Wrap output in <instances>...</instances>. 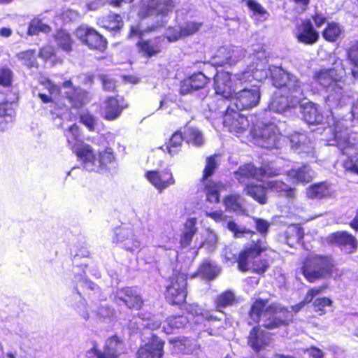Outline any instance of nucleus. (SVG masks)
I'll use <instances>...</instances> for the list:
<instances>
[{
	"label": "nucleus",
	"mask_w": 358,
	"mask_h": 358,
	"mask_svg": "<svg viewBox=\"0 0 358 358\" xmlns=\"http://www.w3.org/2000/svg\"><path fill=\"white\" fill-rule=\"evenodd\" d=\"M52 31V28L50 25L44 24L41 20L35 18L30 21L27 34L29 36L38 35L40 32L44 34H49Z\"/></svg>",
	"instance_id": "obj_44"
},
{
	"label": "nucleus",
	"mask_w": 358,
	"mask_h": 358,
	"mask_svg": "<svg viewBox=\"0 0 358 358\" xmlns=\"http://www.w3.org/2000/svg\"><path fill=\"white\" fill-rule=\"evenodd\" d=\"M273 85L277 88H285L287 93L292 95L301 89L299 80L282 68L275 69L271 73Z\"/></svg>",
	"instance_id": "obj_11"
},
{
	"label": "nucleus",
	"mask_w": 358,
	"mask_h": 358,
	"mask_svg": "<svg viewBox=\"0 0 358 358\" xmlns=\"http://www.w3.org/2000/svg\"><path fill=\"white\" fill-rule=\"evenodd\" d=\"M67 141L78 159L85 167L90 168L93 171L96 159V154L94 148L83 141H79L78 143L73 145H71L70 140L68 139Z\"/></svg>",
	"instance_id": "obj_15"
},
{
	"label": "nucleus",
	"mask_w": 358,
	"mask_h": 358,
	"mask_svg": "<svg viewBox=\"0 0 358 358\" xmlns=\"http://www.w3.org/2000/svg\"><path fill=\"white\" fill-rule=\"evenodd\" d=\"M187 294V280L185 275L178 273L169 278L164 292L165 301L169 305L180 308L186 303Z\"/></svg>",
	"instance_id": "obj_6"
},
{
	"label": "nucleus",
	"mask_w": 358,
	"mask_h": 358,
	"mask_svg": "<svg viewBox=\"0 0 358 358\" xmlns=\"http://www.w3.org/2000/svg\"><path fill=\"white\" fill-rule=\"evenodd\" d=\"M223 124L229 131L242 133L249 126L248 117L228 107L223 116Z\"/></svg>",
	"instance_id": "obj_18"
},
{
	"label": "nucleus",
	"mask_w": 358,
	"mask_h": 358,
	"mask_svg": "<svg viewBox=\"0 0 358 358\" xmlns=\"http://www.w3.org/2000/svg\"><path fill=\"white\" fill-rule=\"evenodd\" d=\"M127 108L124 97L117 96H107L104 100V113L103 118L107 121H113L118 118L122 111Z\"/></svg>",
	"instance_id": "obj_22"
},
{
	"label": "nucleus",
	"mask_w": 358,
	"mask_h": 358,
	"mask_svg": "<svg viewBox=\"0 0 358 358\" xmlns=\"http://www.w3.org/2000/svg\"><path fill=\"white\" fill-rule=\"evenodd\" d=\"M237 110H245L256 106L260 99L257 90L243 88L236 92L233 96Z\"/></svg>",
	"instance_id": "obj_19"
},
{
	"label": "nucleus",
	"mask_w": 358,
	"mask_h": 358,
	"mask_svg": "<svg viewBox=\"0 0 358 358\" xmlns=\"http://www.w3.org/2000/svg\"><path fill=\"white\" fill-rule=\"evenodd\" d=\"M52 38L58 50L67 54H70L73 50L75 41L66 29L63 28L56 29L52 34Z\"/></svg>",
	"instance_id": "obj_28"
},
{
	"label": "nucleus",
	"mask_w": 358,
	"mask_h": 358,
	"mask_svg": "<svg viewBox=\"0 0 358 358\" xmlns=\"http://www.w3.org/2000/svg\"><path fill=\"white\" fill-rule=\"evenodd\" d=\"M330 195L329 187L326 182L311 185L307 189V196L310 199H321Z\"/></svg>",
	"instance_id": "obj_40"
},
{
	"label": "nucleus",
	"mask_w": 358,
	"mask_h": 358,
	"mask_svg": "<svg viewBox=\"0 0 358 358\" xmlns=\"http://www.w3.org/2000/svg\"><path fill=\"white\" fill-rule=\"evenodd\" d=\"M334 72L335 70L332 68L322 69L313 73V79L322 87L328 88L331 85H336L337 83Z\"/></svg>",
	"instance_id": "obj_34"
},
{
	"label": "nucleus",
	"mask_w": 358,
	"mask_h": 358,
	"mask_svg": "<svg viewBox=\"0 0 358 358\" xmlns=\"http://www.w3.org/2000/svg\"><path fill=\"white\" fill-rule=\"evenodd\" d=\"M165 342L157 335L152 334L148 341L137 350V358H162Z\"/></svg>",
	"instance_id": "obj_16"
},
{
	"label": "nucleus",
	"mask_w": 358,
	"mask_h": 358,
	"mask_svg": "<svg viewBox=\"0 0 358 358\" xmlns=\"http://www.w3.org/2000/svg\"><path fill=\"white\" fill-rule=\"evenodd\" d=\"M185 141L183 134L180 130L176 131L170 137L166 143V150L171 156L177 155L181 150L182 143Z\"/></svg>",
	"instance_id": "obj_41"
},
{
	"label": "nucleus",
	"mask_w": 358,
	"mask_h": 358,
	"mask_svg": "<svg viewBox=\"0 0 358 358\" xmlns=\"http://www.w3.org/2000/svg\"><path fill=\"white\" fill-rule=\"evenodd\" d=\"M139 248L140 242L137 240L134 234H132L122 245V248L129 252H134L138 250Z\"/></svg>",
	"instance_id": "obj_60"
},
{
	"label": "nucleus",
	"mask_w": 358,
	"mask_h": 358,
	"mask_svg": "<svg viewBox=\"0 0 358 358\" xmlns=\"http://www.w3.org/2000/svg\"><path fill=\"white\" fill-rule=\"evenodd\" d=\"M255 229L260 234L262 238L252 240L249 243L243 245L242 249L238 252L236 259L238 269L243 273L251 270L252 273L264 275L265 272L268 269L270 264L266 259H255L259 258L263 253L267 251L275 252L271 249L266 241V236L270 229V223L262 218H253Z\"/></svg>",
	"instance_id": "obj_1"
},
{
	"label": "nucleus",
	"mask_w": 358,
	"mask_h": 358,
	"mask_svg": "<svg viewBox=\"0 0 358 358\" xmlns=\"http://www.w3.org/2000/svg\"><path fill=\"white\" fill-rule=\"evenodd\" d=\"M280 174V169L272 167L268 163L262 164L259 167L252 162L245 163L234 172L236 178L240 182L250 179L263 181L265 178L276 177Z\"/></svg>",
	"instance_id": "obj_7"
},
{
	"label": "nucleus",
	"mask_w": 358,
	"mask_h": 358,
	"mask_svg": "<svg viewBox=\"0 0 358 358\" xmlns=\"http://www.w3.org/2000/svg\"><path fill=\"white\" fill-rule=\"evenodd\" d=\"M287 176L292 183L307 184L312 180V176L309 173L308 166L303 164L298 168H293L287 171Z\"/></svg>",
	"instance_id": "obj_35"
},
{
	"label": "nucleus",
	"mask_w": 358,
	"mask_h": 358,
	"mask_svg": "<svg viewBox=\"0 0 358 358\" xmlns=\"http://www.w3.org/2000/svg\"><path fill=\"white\" fill-rule=\"evenodd\" d=\"M213 88L215 94L225 99L233 98L236 90L232 83L231 74L224 71H217L213 76Z\"/></svg>",
	"instance_id": "obj_13"
},
{
	"label": "nucleus",
	"mask_w": 358,
	"mask_h": 358,
	"mask_svg": "<svg viewBox=\"0 0 358 358\" xmlns=\"http://www.w3.org/2000/svg\"><path fill=\"white\" fill-rule=\"evenodd\" d=\"M145 178L159 193L176 184L175 177L170 169L147 171Z\"/></svg>",
	"instance_id": "obj_10"
},
{
	"label": "nucleus",
	"mask_w": 358,
	"mask_h": 358,
	"mask_svg": "<svg viewBox=\"0 0 358 358\" xmlns=\"http://www.w3.org/2000/svg\"><path fill=\"white\" fill-rule=\"evenodd\" d=\"M189 323V320L184 314H175L168 316L162 327L163 331L171 334L175 331L184 329Z\"/></svg>",
	"instance_id": "obj_32"
},
{
	"label": "nucleus",
	"mask_w": 358,
	"mask_h": 358,
	"mask_svg": "<svg viewBox=\"0 0 358 358\" xmlns=\"http://www.w3.org/2000/svg\"><path fill=\"white\" fill-rule=\"evenodd\" d=\"M327 288V284H322L319 286L309 288L304 296L305 303H311L315 296L324 292Z\"/></svg>",
	"instance_id": "obj_55"
},
{
	"label": "nucleus",
	"mask_w": 358,
	"mask_h": 358,
	"mask_svg": "<svg viewBox=\"0 0 358 358\" xmlns=\"http://www.w3.org/2000/svg\"><path fill=\"white\" fill-rule=\"evenodd\" d=\"M76 36L88 50L103 53L108 48L107 38L95 28L80 25L76 29Z\"/></svg>",
	"instance_id": "obj_8"
},
{
	"label": "nucleus",
	"mask_w": 358,
	"mask_h": 358,
	"mask_svg": "<svg viewBox=\"0 0 358 358\" xmlns=\"http://www.w3.org/2000/svg\"><path fill=\"white\" fill-rule=\"evenodd\" d=\"M218 272L219 269L208 259L202 262L198 268V273L209 280L215 278Z\"/></svg>",
	"instance_id": "obj_46"
},
{
	"label": "nucleus",
	"mask_w": 358,
	"mask_h": 358,
	"mask_svg": "<svg viewBox=\"0 0 358 358\" xmlns=\"http://www.w3.org/2000/svg\"><path fill=\"white\" fill-rule=\"evenodd\" d=\"M203 183L202 192L205 194L206 201L212 203L220 201V193L224 185L219 181L213 180L201 181Z\"/></svg>",
	"instance_id": "obj_31"
},
{
	"label": "nucleus",
	"mask_w": 358,
	"mask_h": 358,
	"mask_svg": "<svg viewBox=\"0 0 358 358\" xmlns=\"http://www.w3.org/2000/svg\"><path fill=\"white\" fill-rule=\"evenodd\" d=\"M123 348V340L114 334L105 341L103 350L99 349L96 341L93 342L92 347L87 351V355L92 354L95 358H120V350Z\"/></svg>",
	"instance_id": "obj_9"
},
{
	"label": "nucleus",
	"mask_w": 358,
	"mask_h": 358,
	"mask_svg": "<svg viewBox=\"0 0 358 358\" xmlns=\"http://www.w3.org/2000/svg\"><path fill=\"white\" fill-rule=\"evenodd\" d=\"M286 183L282 180H268L265 184L266 192L268 190L278 193L283 192Z\"/></svg>",
	"instance_id": "obj_57"
},
{
	"label": "nucleus",
	"mask_w": 358,
	"mask_h": 358,
	"mask_svg": "<svg viewBox=\"0 0 358 358\" xmlns=\"http://www.w3.org/2000/svg\"><path fill=\"white\" fill-rule=\"evenodd\" d=\"M343 166L345 170L358 175V157H348L344 161Z\"/></svg>",
	"instance_id": "obj_62"
},
{
	"label": "nucleus",
	"mask_w": 358,
	"mask_h": 358,
	"mask_svg": "<svg viewBox=\"0 0 358 358\" xmlns=\"http://www.w3.org/2000/svg\"><path fill=\"white\" fill-rule=\"evenodd\" d=\"M299 270L304 279L310 283L330 279L337 273L334 258L327 254L308 255L301 260Z\"/></svg>",
	"instance_id": "obj_2"
},
{
	"label": "nucleus",
	"mask_w": 358,
	"mask_h": 358,
	"mask_svg": "<svg viewBox=\"0 0 358 358\" xmlns=\"http://www.w3.org/2000/svg\"><path fill=\"white\" fill-rule=\"evenodd\" d=\"M255 138L261 147L272 149L278 141L275 127L272 124L264 125L255 131Z\"/></svg>",
	"instance_id": "obj_24"
},
{
	"label": "nucleus",
	"mask_w": 358,
	"mask_h": 358,
	"mask_svg": "<svg viewBox=\"0 0 358 358\" xmlns=\"http://www.w3.org/2000/svg\"><path fill=\"white\" fill-rule=\"evenodd\" d=\"M243 191L246 195L260 205H264L268 202L266 187L264 185L250 182L245 186Z\"/></svg>",
	"instance_id": "obj_33"
},
{
	"label": "nucleus",
	"mask_w": 358,
	"mask_h": 358,
	"mask_svg": "<svg viewBox=\"0 0 358 358\" xmlns=\"http://www.w3.org/2000/svg\"><path fill=\"white\" fill-rule=\"evenodd\" d=\"M227 229L233 233V236L236 238L244 237L245 235L253 236L255 231L246 229L245 227L240 228L234 221H229L227 224Z\"/></svg>",
	"instance_id": "obj_48"
},
{
	"label": "nucleus",
	"mask_w": 358,
	"mask_h": 358,
	"mask_svg": "<svg viewBox=\"0 0 358 358\" xmlns=\"http://www.w3.org/2000/svg\"><path fill=\"white\" fill-rule=\"evenodd\" d=\"M183 136L185 138V141L187 144L192 145L195 147H201L204 143V139L203 134L199 129L185 125L184 127Z\"/></svg>",
	"instance_id": "obj_37"
},
{
	"label": "nucleus",
	"mask_w": 358,
	"mask_h": 358,
	"mask_svg": "<svg viewBox=\"0 0 358 358\" xmlns=\"http://www.w3.org/2000/svg\"><path fill=\"white\" fill-rule=\"evenodd\" d=\"M64 97L68 100L71 107L76 109L83 108L91 101L90 92L79 87H74L70 91L66 92Z\"/></svg>",
	"instance_id": "obj_25"
},
{
	"label": "nucleus",
	"mask_w": 358,
	"mask_h": 358,
	"mask_svg": "<svg viewBox=\"0 0 358 358\" xmlns=\"http://www.w3.org/2000/svg\"><path fill=\"white\" fill-rule=\"evenodd\" d=\"M346 52L348 59L350 64L358 67V39L351 44Z\"/></svg>",
	"instance_id": "obj_56"
},
{
	"label": "nucleus",
	"mask_w": 358,
	"mask_h": 358,
	"mask_svg": "<svg viewBox=\"0 0 358 358\" xmlns=\"http://www.w3.org/2000/svg\"><path fill=\"white\" fill-rule=\"evenodd\" d=\"M102 85V88L105 92H117V80L110 78L106 74H100L99 76Z\"/></svg>",
	"instance_id": "obj_52"
},
{
	"label": "nucleus",
	"mask_w": 358,
	"mask_h": 358,
	"mask_svg": "<svg viewBox=\"0 0 358 358\" xmlns=\"http://www.w3.org/2000/svg\"><path fill=\"white\" fill-rule=\"evenodd\" d=\"M39 56L45 61L53 59L54 61H59V63L62 62V60L57 58V52L55 48L50 45L42 47L39 51Z\"/></svg>",
	"instance_id": "obj_54"
},
{
	"label": "nucleus",
	"mask_w": 358,
	"mask_h": 358,
	"mask_svg": "<svg viewBox=\"0 0 358 358\" xmlns=\"http://www.w3.org/2000/svg\"><path fill=\"white\" fill-rule=\"evenodd\" d=\"M302 117L308 124L315 125L322 121V115L313 103L306 104L302 109Z\"/></svg>",
	"instance_id": "obj_38"
},
{
	"label": "nucleus",
	"mask_w": 358,
	"mask_h": 358,
	"mask_svg": "<svg viewBox=\"0 0 358 358\" xmlns=\"http://www.w3.org/2000/svg\"><path fill=\"white\" fill-rule=\"evenodd\" d=\"M245 2L248 8L253 12L255 15H264L267 14V11L262 6L255 0H242Z\"/></svg>",
	"instance_id": "obj_58"
},
{
	"label": "nucleus",
	"mask_w": 358,
	"mask_h": 358,
	"mask_svg": "<svg viewBox=\"0 0 358 358\" xmlns=\"http://www.w3.org/2000/svg\"><path fill=\"white\" fill-rule=\"evenodd\" d=\"M196 218H188L185 222L184 227L185 230L180 235V245L182 248H187L190 245L194 236L197 232Z\"/></svg>",
	"instance_id": "obj_36"
},
{
	"label": "nucleus",
	"mask_w": 358,
	"mask_h": 358,
	"mask_svg": "<svg viewBox=\"0 0 358 358\" xmlns=\"http://www.w3.org/2000/svg\"><path fill=\"white\" fill-rule=\"evenodd\" d=\"M101 27L110 31H119L124 27V21L120 14L110 13L96 19Z\"/></svg>",
	"instance_id": "obj_30"
},
{
	"label": "nucleus",
	"mask_w": 358,
	"mask_h": 358,
	"mask_svg": "<svg viewBox=\"0 0 358 358\" xmlns=\"http://www.w3.org/2000/svg\"><path fill=\"white\" fill-rule=\"evenodd\" d=\"M333 305L331 299L327 296L316 298L312 301V306L315 313L319 315H323L326 313V307H330Z\"/></svg>",
	"instance_id": "obj_47"
},
{
	"label": "nucleus",
	"mask_w": 358,
	"mask_h": 358,
	"mask_svg": "<svg viewBox=\"0 0 358 358\" xmlns=\"http://www.w3.org/2000/svg\"><path fill=\"white\" fill-rule=\"evenodd\" d=\"M235 79L240 85H244L252 81L253 75L250 71H244L235 74Z\"/></svg>",
	"instance_id": "obj_61"
},
{
	"label": "nucleus",
	"mask_w": 358,
	"mask_h": 358,
	"mask_svg": "<svg viewBox=\"0 0 358 358\" xmlns=\"http://www.w3.org/2000/svg\"><path fill=\"white\" fill-rule=\"evenodd\" d=\"M203 24L197 21H186L178 30L174 27L169 28V34L166 36L169 42H176L181 38L192 36L198 33Z\"/></svg>",
	"instance_id": "obj_20"
},
{
	"label": "nucleus",
	"mask_w": 358,
	"mask_h": 358,
	"mask_svg": "<svg viewBox=\"0 0 358 358\" xmlns=\"http://www.w3.org/2000/svg\"><path fill=\"white\" fill-rule=\"evenodd\" d=\"M226 208L234 212L243 211L242 199L238 194H231L226 196L223 200Z\"/></svg>",
	"instance_id": "obj_45"
},
{
	"label": "nucleus",
	"mask_w": 358,
	"mask_h": 358,
	"mask_svg": "<svg viewBox=\"0 0 358 358\" xmlns=\"http://www.w3.org/2000/svg\"><path fill=\"white\" fill-rule=\"evenodd\" d=\"M15 57L22 62V64L31 68L36 62V51L34 50H27L16 54Z\"/></svg>",
	"instance_id": "obj_50"
},
{
	"label": "nucleus",
	"mask_w": 358,
	"mask_h": 358,
	"mask_svg": "<svg viewBox=\"0 0 358 358\" xmlns=\"http://www.w3.org/2000/svg\"><path fill=\"white\" fill-rule=\"evenodd\" d=\"M161 41H162L161 36L155 37L153 40L139 39L136 43L138 52L142 57L148 59L158 55L162 51Z\"/></svg>",
	"instance_id": "obj_23"
},
{
	"label": "nucleus",
	"mask_w": 358,
	"mask_h": 358,
	"mask_svg": "<svg viewBox=\"0 0 358 358\" xmlns=\"http://www.w3.org/2000/svg\"><path fill=\"white\" fill-rule=\"evenodd\" d=\"M95 161L93 171L99 173L110 172L117 164L115 152L110 147L99 150Z\"/></svg>",
	"instance_id": "obj_21"
},
{
	"label": "nucleus",
	"mask_w": 358,
	"mask_h": 358,
	"mask_svg": "<svg viewBox=\"0 0 358 358\" xmlns=\"http://www.w3.org/2000/svg\"><path fill=\"white\" fill-rule=\"evenodd\" d=\"M206 216L213 219L216 222L223 221L225 218V216L222 210H215L206 213Z\"/></svg>",
	"instance_id": "obj_63"
},
{
	"label": "nucleus",
	"mask_w": 358,
	"mask_h": 358,
	"mask_svg": "<svg viewBox=\"0 0 358 358\" xmlns=\"http://www.w3.org/2000/svg\"><path fill=\"white\" fill-rule=\"evenodd\" d=\"M342 29L338 22L331 21L328 22L322 31L323 38L329 43L338 41L342 34Z\"/></svg>",
	"instance_id": "obj_39"
},
{
	"label": "nucleus",
	"mask_w": 358,
	"mask_h": 358,
	"mask_svg": "<svg viewBox=\"0 0 358 358\" xmlns=\"http://www.w3.org/2000/svg\"><path fill=\"white\" fill-rule=\"evenodd\" d=\"M329 245H335L347 253L355 252L358 249L357 238L347 231H338L331 233L327 237Z\"/></svg>",
	"instance_id": "obj_12"
},
{
	"label": "nucleus",
	"mask_w": 358,
	"mask_h": 358,
	"mask_svg": "<svg viewBox=\"0 0 358 358\" xmlns=\"http://www.w3.org/2000/svg\"><path fill=\"white\" fill-rule=\"evenodd\" d=\"M305 236L304 229L300 224H290L285 230L284 238L285 243L290 247L303 244Z\"/></svg>",
	"instance_id": "obj_29"
},
{
	"label": "nucleus",
	"mask_w": 358,
	"mask_h": 358,
	"mask_svg": "<svg viewBox=\"0 0 358 358\" xmlns=\"http://www.w3.org/2000/svg\"><path fill=\"white\" fill-rule=\"evenodd\" d=\"M79 121L85 125L90 131H94L96 124V120L94 115L89 111L82 113L79 115Z\"/></svg>",
	"instance_id": "obj_53"
},
{
	"label": "nucleus",
	"mask_w": 358,
	"mask_h": 358,
	"mask_svg": "<svg viewBox=\"0 0 358 358\" xmlns=\"http://www.w3.org/2000/svg\"><path fill=\"white\" fill-rule=\"evenodd\" d=\"M115 298L131 310H140L144 306L141 294L134 287H124L117 291Z\"/></svg>",
	"instance_id": "obj_17"
},
{
	"label": "nucleus",
	"mask_w": 358,
	"mask_h": 358,
	"mask_svg": "<svg viewBox=\"0 0 358 358\" xmlns=\"http://www.w3.org/2000/svg\"><path fill=\"white\" fill-rule=\"evenodd\" d=\"M133 233L127 229H118L116 230L115 236H113V243H124L127 241L129 236Z\"/></svg>",
	"instance_id": "obj_59"
},
{
	"label": "nucleus",
	"mask_w": 358,
	"mask_h": 358,
	"mask_svg": "<svg viewBox=\"0 0 358 358\" xmlns=\"http://www.w3.org/2000/svg\"><path fill=\"white\" fill-rule=\"evenodd\" d=\"M334 138L336 143V146L339 148L343 155L347 154L345 151L346 149L350 148L353 145L350 142L349 132L347 129H345L344 130H337V129H336L334 131Z\"/></svg>",
	"instance_id": "obj_42"
},
{
	"label": "nucleus",
	"mask_w": 358,
	"mask_h": 358,
	"mask_svg": "<svg viewBox=\"0 0 358 358\" xmlns=\"http://www.w3.org/2000/svg\"><path fill=\"white\" fill-rule=\"evenodd\" d=\"M247 343L256 352H259L269 343L266 332L259 326H255L250 329Z\"/></svg>",
	"instance_id": "obj_27"
},
{
	"label": "nucleus",
	"mask_w": 358,
	"mask_h": 358,
	"mask_svg": "<svg viewBox=\"0 0 358 358\" xmlns=\"http://www.w3.org/2000/svg\"><path fill=\"white\" fill-rule=\"evenodd\" d=\"M13 72L8 66L0 67V86L10 87L13 84Z\"/></svg>",
	"instance_id": "obj_51"
},
{
	"label": "nucleus",
	"mask_w": 358,
	"mask_h": 358,
	"mask_svg": "<svg viewBox=\"0 0 358 358\" xmlns=\"http://www.w3.org/2000/svg\"><path fill=\"white\" fill-rule=\"evenodd\" d=\"M45 88L48 90L50 94H59L61 89L59 86H57L52 81L48 80L44 83Z\"/></svg>",
	"instance_id": "obj_64"
},
{
	"label": "nucleus",
	"mask_w": 358,
	"mask_h": 358,
	"mask_svg": "<svg viewBox=\"0 0 358 358\" xmlns=\"http://www.w3.org/2000/svg\"><path fill=\"white\" fill-rule=\"evenodd\" d=\"M211 79L203 72L197 71L185 77L180 84V93L182 95L206 88Z\"/></svg>",
	"instance_id": "obj_14"
},
{
	"label": "nucleus",
	"mask_w": 358,
	"mask_h": 358,
	"mask_svg": "<svg viewBox=\"0 0 358 358\" xmlns=\"http://www.w3.org/2000/svg\"><path fill=\"white\" fill-rule=\"evenodd\" d=\"M268 299L258 298L252 303L248 312L249 316L254 319L255 322L259 323L263 314L275 315L277 313H281L283 318L274 317L268 320L263 327L266 329H274L283 326H287L289 324L290 319L289 311L287 307L281 306L276 303L268 305Z\"/></svg>",
	"instance_id": "obj_3"
},
{
	"label": "nucleus",
	"mask_w": 358,
	"mask_h": 358,
	"mask_svg": "<svg viewBox=\"0 0 358 358\" xmlns=\"http://www.w3.org/2000/svg\"><path fill=\"white\" fill-rule=\"evenodd\" d=\"M217 162L214 155H210L206 158V165L203 171L201 181L210 180L209 178L213 175L217 169Z\"/></svg>",
	"instance_id": "obj_49"
},
{
	"label": "nucleus",
	"mask_w": 358,
	"mask_h": 358,
	"mask_svg": "<svg viewBox=\"0 0 358 358\" xmlns=\"http://www.w3.org/2000/svg\"><path fill=\"white\" fill-rule=\"evenodd\" d=\"M236 301L234 292L231 290H225L220 293L215 302V308L217 311L222 312V309L231 306Z\"/></svg>",
	"instance_id": "obj_43"
},
{
	"label": "nucleus",
	"mask_w": 358,
	"mask_h": 358,
	"mask_svg": "<svg viewBox=\"0 0 358 358\" xmlns=\"http://www.w3.org/2000/svg\"><path fill=\"white\" fill-rule=\"evenodd\" d=\"M328 17L321 11H315L310 18L301 20L297 27L296 38L299 43L313 45L320 39V33L316 29L327 24Z\"/></svg>",
	"instance_id": "obj_5"
},
{
	"label": "nucleus",
	"mask_w": 358,
	"mask_h": 358,
	"mask_svg": "<svg viewBox=\"0 0 358 358\" xmlns=\"http://www.w3.org/2000/svg\"><path fill=\"white\" fill-rule=\"evenodd\" d=\"M175 7V0H141L137 16L141 20L149 17L157 19L155 24L147 27L148 31H154L166 26L168 21L165 19Z\"/></svg>",
	"instance_id": "obj_4"
},
{
	"label": "nucleus",
	"mask_w": 358,
	"mask_h": 358,
	"mask_svg": "<svg viewBox=\"0 0 358 358\" xmlns=\"http://www.w3.org/2000/svg\"><path fill=\"white\" fill-rule=\"evenodd\" d=\"M16 115L15 101L4 99L0 101V131L8 129L13 123Z\"/></svg>",
	"instance_id": "obj_26"
}]
</instances>
